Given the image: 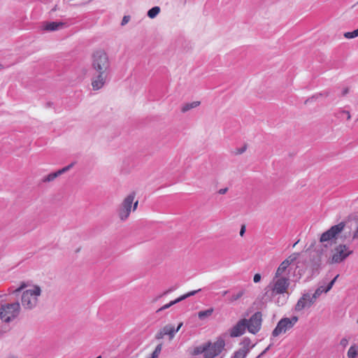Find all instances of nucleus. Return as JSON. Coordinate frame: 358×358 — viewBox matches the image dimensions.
Returning a JSON list of instances; mask_svg holds the SVG:
<instances>
[{
	"label": "nucleus",
	"mask_w": 358,
	"mask_h": 358,
	"mask_svg": "<svg viewBox=\"0 0 358 358\" xmlns=\"http://www.w3.org/2000/svg\"><path fill=\"white\" fill-rule=\"evenodd\" d=\"M353 225L355 230L352 234V240L358 238V220H355L353 222L350 220L343 221L338 224L331 227L327 231L322 234L320 241L324 243L337 238L341 234V238L346 239L351 236V230Z\"/></svg>",
	"instance_id": "nucleus-1"
},
{
	"label": "nucleus",
	"mask_w": 358,
	"mask_h": 358,
	"mask_svg": "<svg viewBox=\"0 0 358 358\" xmlns=\"http://www.w3.org/2000/svg\"><path fill=\"white\" fill-rule=\"evenodd\" d=\"M289 286V279L287 277H279L273 280L265 287V296L273 298L276 295L284 294Z\"/></svg>",
	"instance_id": "nucleus-2"
},
{
	"label": "nucleus",
	"mask_w": 358,
	"mask_h": 358,
	"mask_svg": "<svg viewBox=\"0 0 358 358\" xmlns=\"http://www.w3.org/2000/svg\"><path fill=\"white\" fill-rule=\"evenodd\" d=\"M42 292L38 285H32L24 290L21 295V303L24 309L32 310L38 304V297Z\"/></svg>",
	"instance_id": "nucleus-3"
},
{
	"label": "nucleus",
	"mask_w": 358,
	"mask_h": 358,
	"mask_svg": "<svg viewBox=\"0 0 358 358\" xmlns=\"http://www.w3.org/2000/svg\"><path fill=\"white\" fill-rule=\"evenodd\" d=\"M92 69L95 72L110 73V62L108 54L103 50H98L92 55Z\"/></svg>",
	"instance_id": "nucleus-4"
},
{
	"label": "nucleus",
	"mask_w": 358,
	"mask_h": 358,
	"mask_svg": "<svg viewBox=\"0 0 358 358\" xmlns=\"http://www.w3.org/2000/svg\"><path fill=\"white\" fill-rule=\"evenodd\" d=\"M353 253V250L344 243H340L334 247L327 259L329 264H338L344 262Z\"/></svg>",
	"instance_id": "nucleus-5"
},
{
	"label": "nucleus",
	"mask_w": 358,
	"mask_h": 358,
	"mask_svg": "<svg viewBox=\"0 0 358 358\" xmlns=\"http://www.w3.org/2000/svg\"><path fill=\"white\" fill-rule=\"evenodd\" d=\"M21 307L19 302L5 303L0 306V320L3 323L10 324L20 315Z\"/></svg>",
	"instance_id": "nucleus-6"
},
{
	"label": "nucleus",
	"mask_w": 358,
	"mask_h": 358,
	"mask_svg": "<svg viewBox=\"0 0 358 358\" xmlns=\"http://www.w3.org/2000/svg\"><path fill=\"white\" fill-rule=\"evenodd\" d=\"M135 193L132 192L127 195L117 209V214L122 221L126 220L131 210L134 211L138 206V201L134 202Z\"/></svg>",
	"instance_id": "nucleus-7"
},
{
	"label": "nucleus",
	"mask_w": 358,
	"mask_h": 358,
	"mask_svg": "<svg viewBox=\"0 0 358 358\" xmlns=\"http://www.w3.org/2000/svg\"><path fill=\"white\" fill-rule=\"evenodd\" d=\"M224 346V340L219 338L214 343L206 344L201 352L203 354L204 358H215L223 351Z\"/></svg>",
	"instance_id": "nucleus-8"
},
{
	"label": "nucleus",
	"mask_w": 358,
	"mask_h": 358,
	"mask_svg": "<svg viewBox=\"0 0 358 358\" xmlns=\"http://www.w3.org/2000/svg\"><path fill=\"white\" fill-rule=\"evenodd\" d=\"M298 320L299 317L297 316H293L291 318H282L273 329L272 335L276 337L282 333H285L287 330L292 329Z\"/></svg>",
	"instance_id": "nucleus-9"
},
{
	"label": "nucleus",
	"mask_w": 358,
	"mask_h": 358,
	"mask_svg": "<svg viewBox=\"0 0 358 358\" xmlns=\"http://www.w3.org/2000/svg\"><path fill=\"white\" fill-rule=\"evenodd\" d=\"M299 256V253H293L285 259L278 266L275 273V278L285 277L288 266L294 262Z\"/></svg>",
	"instance_id": "nucleus-10"
},
{
	"label": "nucleus",
	"mask_w": 358,
	"mask_h": 358,
	"mask_svg": "<svg viewBox=\"0 0 358 358\" xmlns=\"http://www.w3.org/2000/svg\"><path fill=\"white\" fill-rule=\"evenodd\" d=\"M110 73L95 72L92 78V87L94 90L101 89L106 84Z\"/></svg>",
	"instance_id": "nucleus-11"
},
{
	"label": "nucleus",
	"mask_w": 358,
	"mask_h": 358,
	"mask_svg": "<svg viewBox=\"0 0 358 358\" xmlns=\"http://www.w3.org/2000/svg\"><path fill=\"white\" fill-rule=\"evenodd\" d=\"M240 345L241 348L234 352L233 358H245L255 346V345L251 344L250 339L247 337L242 340Z\"/></svg>",
	"instance_id": "nucleus-12"
},
{
	"label": "nucleus",
	"mask_w": 358,
	"mask_h": 358,
	"mask_svg": "<svg viewBox=\"0 0 358 358\" xmlns=\"http://www.w3.org/2000/svg\"><path fill=\"white\" fill-rule=\"evenodd\" d=\"M262 324V319L260 313H255L249 320H247V329L249 332L255 334L257 333Z\"/></svg>",
	"instance_id": "nucleus-13"
},
{
	"label": "nucleus",
	"mask_w": 358,
	"mask_h": 358,
	"mask_svg": "<svg viewBox=\"0 0 358 358\" xmlns=\"http://www.w3.org/2000/svg\"><path fill=\"white\" fill-rule=\"evenodd\" d=\"M314 303L313 299L308 293L303 294L296 303L294 310L300 312L305 308H309Z\"/></svg>",
	"instance_id": "nucleus-14"
},
{
	"label": "nucleus",
	"mask_w": 358,
	"mask_h": 358,
	"mask_svg": "<svg viewBox=\"0 0 358 358\" xmlns=\"http://www.w3.org/2000/svg\"><path fill=\"white\" fill-rule=\"evenodd\" d=\"M247 328V320L242 319L239 320L230 330L229 334L231 337H238L242 336Z\"/></svg>",
	"instance_id": "nucleus-15"
},
{
	"label": "nucleus",
	"mask_w": 358,
	"mask_h": 358,
	"mask_svg": "<svg viewBox=\"0 0 358 358\" xmlns=\"http://www.w3.org/2000/svg\"><path fill=\"white\" fill-rule=\"evenodd\" d=\"M73 165H74V163H71L69 165L64 166L62 169H59L58 171H57L55 172L49 173L48 175L44 176L41 179V182H44V183H47V182H50L55 180L57 177L60 176L61 175H62V174L65 173L66 172H67L68 171H69L73 166Z\"/></svg>",
	"instance_id": "nucleus-16"
},
{
	"label": "nucleus",
	"mask_w": 358,
	"mask_h": 358,
	"mask_svg": "<svg viewBox=\"0 0 358 358\" xmlns=\"http://www.w3.org/2000/svg\"><path fill=\"white\" fill-rule=\"evenodd\" d=\"M201 289H198V290H194V291H192V292H189L180 297H178V299L173 300V301H171V302H169V303H166L165 304L164 306H163L162 307H161L160 308H159L157 312H160V311H162L164 310H166L169 308H170L171 306H172L173 305L176 304V303H178L179 302H180L181 301L189 297V296H194V294H196L197 292H200Z\"/></svg>",
	"instance_id": "nucleus-17"
},
{
	"label": "nucleus",
	"mask_w": 358,
	"mask_h": 358,
	"mask_svg": "<svg viewBox=\"0 0 358 358\" xmlns=\"http://www.w3.org/2000/svg\"><path fill=\"white\" fill-rule=\"evenodd\" d=\"M66 27V23L62 22H47L44 24L43 29L54 31Z\"/></svg>",
	"instance_id": "nucleus-18"
},
{
	"label": "nucleus",
	"mask_w": 358,
	"mask_h": 358,
	"mask_svg": "<svg viewBox=\"0 0 358 358\" xmlns=\"http://www.w3.org/2000/svg\"><path fill=\"white\" fill-rule=\"evenodd\" d=\"M176 333L174 327L171 324H167L163 328L158 338H162L164 335H169L171 338H173Z\"/></svg>",
	"instance_id": "nucleus-19"
},
{
	"label": "nucleus",
	"mask_w": 358,
	"mask_h": 358,
	"mask_svg": "<svg viewBox=\"0 0 358 358\" xmlns=\"http://www.w3.org/2000/svg\"><path fill=\"white\" fill-rule=\"evenodd\" d=\"M200 104L201 102L199 101H193L191 103H185L181 106L180 110L182 113H185L187 111L198 107L200 106Z\"/></svg>",
	"instance_id": "nucleus-20"
},
{
	"label": "nucleus",
	"mask_w": 358,
	"mask_h": 358,
	"mask_svg": "<svg viewBox=\"0 0 358 358\" xmlns=\"http://www.w3.org/2000/svg\"><path fill=\"white\" fill-rule=\"evenodd\" d=\"M358 355V347L355 345H352L348 351V358H356Z\"/></svg>",
	"instance_id": "nucleus-21"
},
{
	"label": "nucleus",
	"mask_w": 358,
	"mask_h": 358,
	"mask_svg": "<svg viewBox=\"0 0 358 358\" xmlns=\"http://www.w3.org/2000/svg\"><path fill=\"white\" fill-rule=\"evenodd\" d=\"M159 12L160 8L159 6L152 7L148 11V16L150 18L153 19L159 13Z\"/></svg>",
	"instance_id": "nucleus-22"
},
{
	"label": "nucleus",
	"mask_w": 358,
	"mask_h": 358,
	"mask_svg": "<svg viewBox=\"0 0 358 358\" xmlns=\"http://www.w3.org/2000/svg\"><path fill=\"white\" fill-rule=\"evenodd\" d=\"M327 290V287H324V286H320L314 292V294H313V296H311L314 301H315V300L323 293V292H326Z\"/></svg>",
	"instance_id": "nucleus-23"
},
{
	"label": "nucleus",
	"mask_w": 358,
	"mask_h": 358,
	"mask_svg": "<svg viewBox=\"0 0 358 358\" xmlns=\"http://www.w3.org/2000/svg\"><path fill=\"white\" fill-rule=\"evenodd\" d=\"M329 94V92L328 91H324L323 92H321V93H319V94H314L313 96H312L310 99H307L306 103L308 102V101H313L315 100H317L319 97L320 96H328Z\"/></svg>",
	"instance_id": "nucleus-24"
},
{
	"label": "nucleus",
	"mask_w": 358,
	"mask_h": 358,
	"mask_svg": "<svg viewBox=\"0 0 358 358\" xmlns=\"http://www.w3.org/2000/svg\"><path fill=\"white\" fill-rule=\"evenodd\" d=\"M243 294H244V290H241L238 292H237L236 294H232L229 298V301L231 303L234 301H236L238 300L239 299H241Z\"/></svg>",
	"instance_id": "nucleus-25"
},
{
	"label": "nucleus",
	"mask_w": 358,
	"mask_h": 358,
	"mask_svg": "<svg viewBox=\"0 0 358 358\" xmlns=\"http://www.w3.org/2000/svg\"><path fill=\"white\" fill-rule=\"evenodd\" d=\"M213 311V310L212 308H210V309H208L206 310H203V311H200L198 313V316H199V319L203 320L205 317L210 316L212 314Z\"/></svg>",
	"instance_id": "nucleus-26"
},
{
	"label": "nucleus",
	"mask_w": 358,
	"mask_h": 358,
	"mask_svg": "<svg viewBox=\"0 0 358 358\" xmlns=\"http://www.w3.org/2000/svg\"><path fill=\"white\" fill-rule=\"evenodd\" d=\"M162 344L157 345V347L155 348V350L152 353L151 357H148V358H158V357L162 351Z\"/></svg>",
	"instance_id": "nucleus-27"
},
{
	"label": "nucleus",
	"mask_w": 358,
	"mask_h": 358,
	"mask_svg": "<svg viewBox=\"0 0 358 358\" xmlns=\"http://www.w3.org/2000/svg\"><path fill=\"white\" fill-rule=\"evenodd\" d=\"M358 36V29L353 31H348L344 33V37L346 38H354Z\"/></svg>",
	"instance_id": "nucleus-28"
},
{
	"label": "nucleus",
	"mask_w": 358,
	"mask_h": 358,
	"mask_svg": "<svg viewBox=\"0 0 358 358\" xmlns=\"http://www.w3.org/2000/svg\"><path fill=\"white\" fill-rule=\"evenodd\" d=\"M281 295L282 296L280 295L275 301V303L279 306L284 305L286 303L287 299L288 298V296H285L284 294Z\"/></svg>",
	"instance_id": "nucleus-29"
},
{
	"label": "nucleus",
	"mask_w": 358,
	"mask_h": 358,
	"mask_svg": "<svg viewBox=\"0 0 358 358\" xmlns=\"http://www.w3.org/2000/svg\"><path fill=\"white\" fill-rule=\"evenodd\" d=\"M25 287H26V285H25V283L23 282L18 288L15 289L13 292H10V293L15 294L21 292L22 290H23Z\"/></svg>",
	"instance_id": "nucleus-30"
},
{
	"label": "nucleus",
	"mask_w": 358,
	"mask_h": 358,
	"mask_svg": "<svg viewBox=\"0 0 358 358\" xmlns=\"http://www.w3.org/2000/svg\"><path fill=\"white\" fill-rule=\"evenodd\" d=\"M338 277V275H337L327 286V290L326 292H329L331 287H333L334 284L335 283L337 278Z\"/></svg>",
	"instance_id": "nucleus-31"
},
{
	"label": "nucleus",
	"mask_w": 358,
	"mask_h": 358,
	"mask_svg": "<svg viewBox=\"0 0 358 358\" xmlns=\"http://www.w3.org/2000/svg\"><path fill=\"white\" fill-rule=\"evenodd\" d=\"M129 20H130V17L129 15L124 16L122 18V22H121V25L124 26L126 24H127L129 22Z\"/></svg>",
	"instance_id": "nucleus-32"
},
{
	"label": "nucleus",
	"mask_w": 358,
	"mask_h": 358,
	"mask_svg": "<svg viewBox=\"0 0 358 358\" xmlns=\"http://www.w3.org/2000/svg\"><path fill=\"white\" fill-rule=\"evenodd\" d=\"M348 344V340L346 338H343L340 341V345L343 348H345Z\"/></svg>",
	"instance_id": "nucleus-33"
},
{
	"label": "nucleus",
	"mask_w": 358,
	"mask_h": 358,
	"mask_svg": "<svg viewBox=\"0 0 358 358\" xmlns=\"http://www.w3.org/2000/svg\"><path fill=\"white\" fill-rule=\"evenodd\" d=\"M261 278H262L261 275L259 273H256L254 275L253 281H254V282L257 283L261 280Z\"/></svg>",
	"instance_id": "nucleus-34"
},
{
	"label": "nucleus",
	"mask_w": 358,
	"mask_h": 358,
	"mask_svg": "<svg viewBox=\"0 0 358 358\" xmlns=\"http://www.w3.org/2000/svg\"><path fill=\"white\" fill-rule=\"evenodd\" d=\"M341 115H345V117H346V119L349 120L351 118V115L349 111L348 110H342Z\"/></svg>",
	"instance_id": "nucleus-35"
},
{
	"label": "nucleus",
	"mask_w": 358,
	"mask_h": 358,
	"mask_svg": "<svg viewBox=\"0 0 358 358\" xmlns=\"http://www.w3.org/2000/svg\"><path fill=\"white\" fill-rule=\"evenodd\" d=\"M270 347L271 345H268L266 348H265L261 353L260 355H259V356L257 357V358H260L261 357H262L264 355H265L268 350L270 349Z\"/></svg>",
	"instance_id": "nucleus-36"
},
{
	"label": "nucleus",
	"mask_w": 358,
	"mask_h": 358,
	"mask_svg": "<svg viewBox=\"0 0 358 358\" xmlns=\"http://www.w3.org/2000/svg\"><path fill=\"white\" fill-rule=\"evenodd\" d=\"M245 232V226L242 225L241 230H240V236H243Z\"/></svg>",
	"instance_id": "nucleus-37"
},
{
	"label": "nucleus",
	"mask_w": 358,
	"mask_h": 358,
	"mask_svg": "<svg viewBox=\"0 0 358 358\" xmlns=\"http://www.w3.org/2000/svg\"><path fill=\"white\" fill-rule=\"evenodd\" d=\"M228 189L227 188H222V189H220L219 191H218V193L220 194H224L227 192Z\"/></svg>",
	"instance_id": "nucleus-38"
},
{
	"label": "nucleus",
	"mask_w": 358,
	"mask_h": 358,
	"mask_svg": "<svg viewBox=\"0 0 358 358\" xmlns=\"http://www.w3.org/2000/svg\"><path fill=\"white\" fill-rule=\"evenodd\" d=\"M349 92V89L348 87L345 88L342 92V96L346 95Z\"/></svg>",
	"instance_id": "nucleus-39"
},
{
	"label": "nucleus",
	"mask_w": 358,
	"mask_h": 358,
	"mask_svg": "<svg viewBox=\"0 0 358 358\" xmlns=\"http://www.w3.org/2000/svg\"><path fill=\"white\" fill-rule=\"evenodd\" d=\"M182 322H180V323L178 324V327H177L176 329H175L176 331V332H178V331H179V329L181 328V327H182Z\"/></svg>",
	"instance_id": "nucleus-40"
},
{
	"label": "nucleus",
	"mask_w": 358,
	"mask_h": 358,
	"mask_svg": "<svg viewBox=\"0 0 358 358\" xmlns=\"http://www.w3.org/2000/svg\"><path fill=\"white\" fill-rule=\"evenodd\" d=\"M228 293H229V291H228V290L223 291V292H222V296H226Z\"/></svg>",
	"instance_id": "nucleus-41"
},
{
	"label": "nucleus",
	"mask_w": 358,
	"mask_h": 358,
	"mask_svg": "<svg viewBox=\"0 0 358 358\" xmlns=\"http://www.w3.org/2000/svg\"><path fill=\"white\" fill-rule=\"evenodd\" d=\"M245 149H246V148H245V147H244V148H241V149L238 151V153H239V154L243 153V152H245Z\"/></svg>",
	"instance_id": "nucleus-42"
},
{
	"label": "nucleus",
	"mask_w": 358,
	"mask_h": 358,
	"mask_svg": "<svg viewBox=\"0 0 358 358\" xmlns=\"http://www.w3.org/2000/svg\"><path fill=\"white\" fill-rule=\"evenodd\" d=\"M172 290H173V289H169V290L166 291V292L164 293V294H168V293L171 292Z\"/></svg>",
	"instance_id": "nucleus-43"
},
{
	"label": "nucleus",
	"mask_w": 358,
	"mask_h": 358,
	"mask_svg": "<svg viewBox=\"0 0 358 358\" xmlns=\"http://www.w3.org/2000/svg\"><path fill=\"white\" fill-rule=\"evenodd\" d=\"M96 358H101V356H99V357H97Z\"/></svg>",
	"instance_id": "nucleus-44"
},
{
	"label": "nucleus",
	"mask_w": 358,
	"mask_h": 358,
	"mask_svg": "<svg viewBox=\"0 0 358 358\" xmlns=\"http://www.w3.org/2000/svg\"><path fill=\"white\" fill-rule=\"evenodd\" d=\"M1 67H2V65H1V64H0V69H1Z\"/></svg>",
	"instance_id": "nucleus-45"
},
{
	"label": "nucleus",
	"mask_w": 358,
	"mask_h": 358,
	"mask_svg": "<svg viewBox=\"0 0 358 358\" xmlns=\"http://www.w3.org/2000/svg\"><path fill=\"white\" fill-rule=\"evenodd\" d=\"M357 323H358V320H357Z\"/></svg>",
	"instance_id": "nucleus-46"
}]
</instances>
